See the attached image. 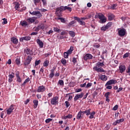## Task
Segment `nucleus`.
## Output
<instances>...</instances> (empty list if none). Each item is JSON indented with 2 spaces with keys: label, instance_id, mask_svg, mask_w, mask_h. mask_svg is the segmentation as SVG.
Wrapping results in <instances>:
<instances>
[{
  "label": "nucleus",
  "instance_id": "f257e3e1",
  "mask_svg": "<svg viewBox=\"0 0 130 130\" xmlns=\"http://www.w3.org/2000/svg\"><path fill=\"white\" fill-rule=\"evenodd\" d=\"M84 113L86 116H89V115H90L89 116V119H93V118H94V115L96 114V112L95 111H92L91 113V109L86 110L84 111Z\"/></svg>",
  "mask_w": 130,
  "mask_h": 130
},
{
  "label": "nucleus",
  "instance_id": "f03ea898",
  "mask_svg": "<svg viewBox=\"0 0 130 130\" xmlns=\"http://www.w3.org/2000/svg\"><path fill=\"white\" fill-rule=\"evenodd\" d=\"M118 34L120 37H123L126 34V30L125 28H122L119 29L118 28Z\"/></svg>",
  "mask_w": 130,
  "mask_h": 130
},
{
  "label": "nucleus",
  "instance_id": "7ed1b4c3",
  "mask_svg": "<svg viewBox=\"0 0 130 130\" xmlns=\"http://www.w3.org/2000/svg\"><path fill=\"white\" fill-rule=\"evenodd\" d=\"M98 16L99 19H100L101 23L102 24H104V23H106L107 19L104 15L102 14V13H99Z\"/></svg>",
  "mask_w": 130,
  "mask_h": 130
},
{
  "label": "nucleus",
  "instance_id": "20e7f679",
  "mask_svg": "<svg viewBox=\"0 0 130 130\" xmlns=\"http://www.w3.org/2000/svg\"><path fill=\"white\" fill-rule=\"evenodd\" d=\"M52 105H57L58 104V96H54L51 100Z\"/></svg>",
  "mask_w": 130,
  "mask_h": 130
},
{
  "label": "nucleus",
  "instance_id": "39448f33",
  "mask_svg": "<svg viewBox=\"0 0 130 130\" xmlns=\"http://www.w3.org/2000/svg\"><path fill=\"white\" fill-rule=\"evenodd\" d=\"M62 11H63V6H60L59 8H57L56 9L55 14L56 16H58L59 17L60 16L61 13L62 12Z\"/></svg>",
  "mask_w": 130,
  "mask_h": 130
},
{
  "label": "nucleus",
  "instance_id": "423d86ee",
  "mask_svg": "<svg viewBox=\"0 0 130 130\" xmlns=\"http://www.w3.org/2000/svg\"><path fill=\"white\" fill-rule=\"evenodd\" d=\"M14 109H15V105H11L7 110V115H10V114H11Z\"/></svg>",
  "mask_w": 130,
  "mask_h": 130
},
{
  "label": "nucleus",
  "instance_id": "0eeeda50",
  "mask_svg": "<svg viewBox=\"0 0 130 130\" xmlns=\"http://www.w3.org/2000/svg\"><path fill=\"white\" fill-rule=\"evenodd\" d=\"M74 19L77 21V22L79 23L80 25H83V26H85V25H86V23L85 22V21H83L82 19H81V18L78 17H74Z\"/></svg>",
  "mask_w": 130,
  "mask_h": 130
},
{
  "label": "nucleus",
  "instance_id": "6e6552de",
  "mask_svg": "<svg viewBox=\"0 0 130 130\" xmlns=\"http://www.w3.org/2000/svg\"><path fill=\"white\" fill-rule=\"evenodd\" d=\"M31 60H32V56H28L27 59L25 60L24 62V66H28L30 64V62H31Z\"/></svg>",
  "mask_w": 130,
  "mask_h": 130
},
{
  "label": "nucleus",
  "instance_id": "1a4fd4ad",
  "mask_svg": "<svg viewBox=\"0 0 130 130\" xmlns=\"http://www.w3.org/2000/svg\"><path fill=\"white\" fill-rule=\"evenodd\" d=\"M31 15L32 16H37L38 18H41V17H42V14L40 12V11H33L31 13Z\"/></svg>",
  "mask_w": 130,
  "mask_h": 130
},
{
  "label": "nucleus",
  "instance_id": "9d476101",
  "mask_svg": "<svg viewBox=\"0 0 130 130\" xmlns=\"http://www.w3.org/2000/svg\"><path fill=\"white\" fill-rule=\"evenodd\" d=\"M84 96V92H81V94H77L74 97V101H77L78 99L83 98Z\"/></svg>",
  "mask_w": 130,
  "mask_h": 130
},
{
  "label": "nucleus",
  "instance_id": "9b49d317",
  "mask_svg": "<svg viewBox=\"0 0 130 130\" xmlns=\"http://www.w3.org/2000/svg\"><path fill=\"white\" fill-rule=\"evenodd\" d=\"M124 121V118H121L118 120H116L113 123V125H116L117 124H119V123H121V122H123Z\"/></svg>",
  "mask_w": 130,
  "mask_h": 130
},
{
  "label": "nucleus",
  "instance_id": "f8f14e48",
  "mask_svg": "<svg viewBox=\"0 0 130 130\" xmlns=\"http://www.w3.org/2000/svg\"><path fill=\"white\" fill-rule=\"evenodd\" d=\"M43 29H44V25L41 24L35 27V31L36 32H38L40 30H43Z\"/></svg>",
  "mask_w": 130,
  "mask_h": 130
},
{
  "label": "nucleus",
  "instance_id": "ddd939ff",
  "mask_svg": "<svg viewBox=\"0 0 130 130\" xmlns=\"http://www.w3.org/2000/svg\"><path fill=\"white\" fill-rule=\"evenodd\" d=\"M24 40H25L26 41H29V40H31V37L25 36V37H23L20 39V42H23Z\"/></svg>",
  "mask_w": 130,
  "mask_h": 130
},
{
  "label": "nucleus",
  "instance_id": "4468645a",
  "mask_svg": "<svg viewBox=\"0 0 130 130\" xmlns=\"http://www.w3.org/2000/svg\"><path fill=\"white\" fill-rule=\"evenodd\" d=\"M92 58L93 56L92 55V54L90 53L86 54L84 57V60H87L88 59H92Z\"/></svg>",
  "mask_w": 130,
  "mask_h": 130
},
{
  "label": "nucleus",
  "instance_id": "2eb2a0df",
  "mask_svg": "<svg viewBox=\"0 0 130 130\" xmlns=\"http://www.w3.org/2000/svg\"><path fill=\"white\" fill-rule=\"evenodd\" d=\"M45 90H46V89L45 88V87H44V86L42 85V86H40L38 89H37V92H38V93H40V92H44V91H45Z\"/></svg>",
  "mask_w": 130,
  "mask_h": 130
},
{
  "label": "nucleus",
  "instance_id": "dca6fc26",
  "mask_svg": "<svg viewBox=\"0 0 130 130\" xmlns=\"http://www.w3.org/2000/svg\"><path fill=\"white\" fill-rule=\"evenodd\" d=\"M117 83V81L116 80H114L113 79L110 80L108 81L106 84V86H108L109 85H112L113 84H116Z\"/></svg>",
  "mask_w": 130,
  "mask_h": 130
},
{
  "label": "nucleus",
  "instance_id": "f3484780",
  "mask_svg": "<svg viewBox=\"0 0 130 130\" xmlns=\"http://www.w3.org/2000/svg\"><path fill=\"white\" fill-rule=\"evenodd\" d=\"M36 20V17H30L29 18L26 19L27 22L28 23H34Z\"/></svg>",
  "mask_w": 130,
  "mask_h": 130
},
{
  "label": "nucleus",
  "instance_id": "a211bd4d",
  "mask_svg": "<svg viewBox=\"0 0 130 130\" xmlns=\"http://www.w3.org/2000/svg\"><path fill=\"white\" fill-rule=\"evenodd\" d=\"M119 69L120 73L121 74H122L123 72L125 71V70L126 68H125V66L121 65L119 67Z\"/></svg>",
  "mask_w": 130,
  "mask_h": 130
},
{
  "label": "nucleus",
  "instance_id": "6ab92c4d",
  "mask_svg": "<svg viewBox=\"0 0 130 130\" xmlns=\"http://www.w3.org/2000/svg\"><path fill=\"white\" fill-rule=\"evenodd\" d=\"M19 75V72L16 73V81H17L18 83H21L22 82V79H21V77Z\"/></svg>",
  "mask_w": 130,
  "mask_h": 130
},
{
  "label": "nucleus",
  "instance_id": "aec40b11",
  "mask_svg": "<svg viewBox=\"0 0 130 130\" xmlns=\"http://www.w3.org/2000/svg\"><path fill=\"white\" fill-rule=\"evenodd\" d=\"M37 43L39 45L40 48H43L44 43L40 39L37 40Z\"/></svg>",
  "mask_w": 130,
  "mask_h": 130
},
{
  "label": "nucleus",
  "instance_id": "412c9836",
  "mask_svg": "<svg viewBox=\"0 0 130 130\" xmlns=\"http://www.w3.org/2000/svg\"><path fill=\"white\" fill-rule=\"evenodd\" d=\"M110 95V92H107L105 94V96L106 97V101H107V102H109V101H110V100L109 99Z\"/></svg>",
  "mask_w": 130,
  "mask_h": 130
},
{
  "label": "nucleus",
  "instance_id": "4be33fe9",
  "mask_svg": "<svg viewBox=\"0 0 130 130\" xmlns=\"http://www.w3.org/2000/svg\"><path fill=\"white\" fill-rule=\"evenodd\" d=\"M100 80L104 82L105 81H107V76H106V75H101V77H100Z\"/></svg>",
  "mask_w": 130,
  "mask_h": 130
},
{
  "label": "nucleus",
  "instance_id": "5701e85b",
  "mask_svg": "<svg viewBox=\"0 0 130 130\" xmlns=\"http://www.w3.org/2000/svg\"><path fill=\"white\" fill-rule=\"evenodd\" d=\"M54 71H55V69H53L51 70V73L49 75V78L50 79H52V78L54 77Z\"/></svg>",
  "mask_w": 130,
  "mask_h": 130
},
{
  "label": "nucleus",
  "instance_id": "b1692460",
  "mask_svg": "<svg viewBox=\"0 0 130 130\" xmlns=\"http://www.w3.org/2000/svg\"><path fill=\"white\" fill-rule=\"evenodd\" d=\"M20 25H21L22 27H26V26H28V22L26 21H21Z\"/></svg>",
  "mask_w": 130,
  "mask_h": 130
},
{
  "label": "nucleus",
  "instance_id": "393cba45",
  "mask_svg": "<svg viewBox=\"0 0 130 130\" xmlns=\"http://www.w3.org/2000/svg\"><path fill=\"white\" fill-rule=\"evenodd\" d=\"M11 41L14 44H17L18 42V39L16 38H11Z\"/></svg>",
  "mask_w": 130,
  "mask_h": 130
},
{
  "label": "nucleus",
  "instance_id": "a878e982",
  "mask_svg": "<svg viewBox=\"0 0 130 130\" xmlns=\"http://www.w3.org/2000/svg\"><path fill=\"white\" fill-rule=\"evenodd\" d=\"M57 85H58V86H64V83L63 82V80H59L58 81Z\"/></svg>",
  "mask_w": 130,
  "mask_h": 130
},
{
  "label": "nucleus",
  "instance_id": "bb28decb",
  "mask_svg": "<svg viewBox=\"0 0 130 130\" xmlns=\"http://www.w3.org/2000/svg\"><path fill=\"white\" fill-rule=\"evenodd\" d=\"M108 19L109 21H112L114 19V15L113 14H111L108 16Z\"/></svg>",
  "mask_w": 130,
  "mask_h": 130
},
{
  "label": "nucleus",
  "instance_id": "cd10ccee",
  "mask_svg": "<svg viewBox=\"0 0 130 130\" xmlns=\"http://www.w3.org/2000/svg\"><path fill=\"white\" fill-rule=\"evenodd\" d=\"M95 71H97L98 72H100V73H105V70H104L103 68H96Z\"/></svg>",
  "mask_w": 130,
  "mask_h": 130
},
{
  "label": "nucleus",
  "instance_id": "c85d7f7f",
  "mask_svg": "<svg viewBox=\"0 0 130 130\" xmlns=\"http://www.w3.org/2000/svg\"><path fill=\"white\" fill-rule=\"evenodd\" d=\"M63 11H66V10H68L69 12H72V8L68 7V6H63Z\"/></svg>",
  "mask_w": 130,
  "mask_h": 130
},
{
  "label": "nucleus",
  "instance_id": "c756f323",
  "mask_svg": "<svg viewBox=\"0 0 130 130\" xmlns=\"http://www.w3.org/2000/svg\"><path fill=\"white\" fill-rule=\"evenodd\" d=\"M49 65V61L47 59L45 60V61L43 63L44 67H48Z\"/></svg>",
  "mask_w": 130,
  "mask_h": 130
},
{
  "label": "nucleus",
  "instance_id": "7c9ffc66",
  "mask_svg": "<svg viewBox=\"0 0 130 130\" xmlns=\"http://www.w3.org/2000/svg\"><path fill=\"white\" fill-rule=\"evenodd\" d=\"M73 50H74V47L71 46L70 48V49H69L67 51V52L69 54H72V53H73Z\"/></svg>",
  "mask_w": 130,
  "mask_h": 130
},
{
  "label": "nucleus",
  "instance_id": "2f4dec72",
  "mask_svg": "<svg viewBox=\"0 0 130 130\" xmlns=\"http://www.w3.org/2000/svg\"><path fill=\"white\" fill-rule=\"evenodd\" d=\"M96 66L98 67V68H100V67H103L104 66V61H103L102 62H98L96 63Z\"/></svg>",
  "mask_w": 130,
  "mask_h": 130
},
{
  "label": "nucleus",
  "instance_id": "473e14b6",
  "mask_svg": "<svg viewBox=\"0 0 130 130\" xmlns=\"http://www.w3.org/2000/svg\"><path fill=\"white\" fill-rule=\"evenodd\" d=\"M77 119L80 120V119H82V118H83V116L81 115V113L80 112V111L78 112V114H77Z\"/></svg>",
  "mask_w": 130,
  "mask_h": 130
},
{
  "label": "nucleus",
  "instance_id": "72a5a7b5",
  "mask_svg": "<svg viewBox=\"0 0 130 130\" xmlns=\"http://www.w3.org/2000/svg\"><path fill=\"white\" fill-rule=\"evenodd\" d=\"M73 117V115L72 114H69L68 115H67L64 117H63V119H71Z\"/></svg>",
  "mask_w": 130,
  "mask_h": 130
},
{
  "label": "nucleus",
  "instance_id": "f704fd0d",
  "mask_svg": "<svg viewBox=\"0 0 130 130\" xmlns=\"http://www.w3.org/2000/svg\"><path fill=\"white\" fill-rule=\"evenodd\" d=\"M57 20H60L61 23H66V19L63 17H57Z\"/></svg>",
  "mask_w": 130,
  "mask_h": 130
},
{
  "label": "nucleus",
  "instance_id": "c9c22d12",
  "mask_svg": "<svg viewBox=\"0 0 130 130\" xmlns=\"http://www.w3.org/2000/svg\"><path fill=\"white\" fill-rule=\"evenodd\" d=\"M61 62L63 64V66H67V60L64 58H62L61 59Z\"/></svg>",
  "mask_w": 130,
  "mask_h": 130
},
{
  "label": "nucleus",
  "instance_id": "e433bc0d",
  "mask_svg": "<svg viewBox=\"0 0 130 130\" xmlns=\"http://www.w3.org/2000/svg\"><path fill=\"white\" fill-rule=\"evenodd\" d=\"M24 50L26 54H32V53H31V50H30V49H26Z\"/></svg>",
  "mask_w": 130,
  "mask_h": 130
},
{
  "label": "nucleus",
  "instance_id": "4c0bfd02",
  "mask_svg": "<svg viewBox=\"0 0 130 130\" xmlns=\"http://www.w3.org/2000/svg\"><path fill=\"white\" fill-rule=\"evenodd\" d=\"M9 79H14L15 78V73H12L11 74L9 75Z\"/></svg>",
  "mask_w": 130,
  "mask_h": 130
},
{
  "label": "nucleus",
  "instance_id": "58836bf2",
  "mask_svg": "<svg viewBox=\"0 0 130 130\" xmlns=\"http://www.w3.org/2000/svg\"><path fill=\"white\" fill-rule=\"evenodd\" d=\"M15 62L16 63V64H20V63H21V60H20V58H17L15 59Z\"/></svg>",
  "mask_w": 130,
  "mask_h": 130
},
{
  "label": "nucleus",
  "instance_id": "ea45409f",
  "mask_svg": "<svg viewBox=\"0 0 130 130\" xmlns=\"http://www.w3.org/2000/svg\"><path fill=\"white\" fill-rule=\"evenodd\" d=\"M33 103L34 104L35 108H36L37 106H38V100H34Z\"/></svg>",
  "mask_w": 130,
  "mask_h": 130
},
{
  "label": "nucleus",
  "instance_id": "a19ab883",
  "mask_svg": "<svg viewBox=\"0 0 130 130\" xmlns=\"http://www.w3.org/2000/svg\"><path fill=\"white\" fill-rule=\"evenodd\" d=\"M53 30L55 32H56L57 33H59V32H60V29H59L57 27H54Z\"/></svg>",
  "mask_w": 130,
  "mask_h": 130
},
{
  "label": "nucleus",
  "instance_id": "79ce46f5",
  "mask_svg": "<svg viewBox=\"0 0 130 130\" xmlns=\"http://www.w3.org/2000/svg\"><path fill=\"white\" fill-rule=\"evenodd\" d=\"M15 9L16 10H18V9H20V4L18 3H16L15 4Z\"/></svg>",
  "mask_w": 130,
  "mask_h": 130
},
{
  "label": "nucleus",
  "instance_id": "37998d69",
  "mask_svg": "<svg viewBox=\"0 0 130 130\" xmlns=\"http://www.w3.org/2000/svg\"><path fill=\"white\" fill-rule=\"evenodd\" d=\"M63 54H64V58H69V54H70L69 53H68L67 52H64Z\"/></svg>",
  "mask_w": 130,
  "mask_h": 130
},
{
  "label": "nucleus",
  "instance_id": "c03bdc74",
  "mask_svg": "<svg viewBox=\"0 0 130 130\" xmlns=\"http://www.w3.org/2000/svg\"><path fill=\"white\" fill-rule=\"evenodd\" d=\"M106 26L108 27V29H109V28H110V27H111V26H112V22H110L109 23H108Z\"/></svg>",
  "mask_w": 130,
  "mask_h": 130
},
{
  "label": "nucleus",
  "instance_id": "a18cd8bd",
  "mask_svg": "<svg viewBox=\"0 0 130 130\" xmlns=\"http://www.w3.org/2000/svg\"><path fill=\"white\" fill-rule=\"evenodd\" d=\"M107 29H108V27H107V26H106V25H105V26H102V27H101V30L102 31H106V30Z\"/></svg>",
  "mask_w": 130,
  "mask_h": 130
},
{
  "label": "nucleus",
  "instance_id": "49530a36",
  "mask_svg": "<svg viewBox=\"0 0 130 130\" xmlns=\"http://www.w3.org/2000/svg\"><path fill=\"white\" fill-rule=\"evenodd\" d=\"M129 56V53H126L123 55V58H126Z\"/></svg>",
  "mask_w": 130,
  "mask_h": 130
},
{
  "label": "nucleus",
  "instance_id": "de8ad7c7",
  "mask_svg": "<svg viewBox=\"0 0 130 130\" xmlns=\"http://www.w3.org/2000/svg\"><path fill=\"white\" fill-rule=\"evenodd\" d=\"M41 62V60H36L35 61V67L38 66L40 63Z\"/></svg>",
  "mask_w": 130,
  "mask_h": 130
},
{
  "label": "nucleus",
  "instance_id": "09e8293b",
  "mask_svg": "<svg viewBox=\"0 0 130 130\" xmlns=\"http://www.w3.org/2000/svg\"><path fill=\"white\" fill-rule=\"evenodd\" d=\"M50 121H52V119L48 118L45 120L46 123H49Z\"/></svg>",
  "mask_w": 130,
  "mask_h": 130
},
{
  "label": "nucleus",
  "instance_id": "8fccbe9b",
  "mask_svg": "<svg viewBox=\"0 0 130 130\" xmlns=\"http://www.w3.org/2000/svg\"><path fill=\"white\" fill-rule=\"evenodd\" d=\"M65 104H66V106L67 108H68V107H69V106L71 105V104H70V102H69V101H66Z\"/></svg>",
  "mask_w": 130,
  "mask_h": 130
},
{
  "label": "nucleus",
  "instance_id": "3c124183",
  "mask_svg": "<svg viewBox=\"0 0 130 130\" xmlns=\"http://www.w3.org/2000/svg\"><path fill=\"white\" fill-rule=\"evenodd\" d=\"M69 34L72 36V37H75V32L70 31Z\"/></svg>",
  "mask_w": 130,
  "mask_h": 130
},
{
  "label": "nucleus",
  "instance_id": "603ef678",
  "mask_svg": "<svg viewBox=\"0 0 130 130\" xmlns=\"http://www.w3.org/2000/svg\"><path fill=\"white\" fill-rule=\"evenodd\" d=\"M34 4L36 6H37V4H39V3H40V0H34Z\"/></svg>",
  "mask_w": 130,
  "mask_h": 130
},
{
  "label": "nucleus",
  "instance_id": "864d4df0",
  "mask_svg": "<svg viewBox=\"0 0 130 130\" xmlns=\"http://www.w3.org/2000/svg\"><path fill=\"white\" fill-rule=\"evenodd\" d=\"M117 7V4H113L111 8H112V10H115V8H116Z\"/></svg>",
  "mask_w": 130,
  "mask_h": 130
},
{
  "label": "nucleus",
  "instance_id": "5fc2aeb1",
  "mask_svg": "<svg viewBox=\"0 0 130 130\" xmlns=\"http://www.w3.org/2000/svg\"><path fill=\"white\" fill-rule=\"evenodd\" d=\"M72 62H73L74 64H76L77 62V58L74 57L72 60Z\"/></svg>",
  "mask_w": 130,
  "mask_h": 130
},
{
  "label": "nucleus",
  "instance_id": "6e6d98bb",
  "mask_svg": "<svg viewBox=\"0 0 130 130\" xmlns=\"http://www.w3.org/2000/svg\"><path fill=\"white\" fill-rule=\"evenodd\" d=\"M118 109V105H116L113 108V110H114L115 111L117 110Z\"/></svg>",
  "mask_w": 130,
  "mask_h": 130
},
{
  "label": "nucleus",
  "instance_id": "4d7b16f0",
  "mask_svg": "<svg viewBox=\"0 0 130 130\" xmlns=\"http://www.w3.org/2000/svg\"><path fill=\"white\" fill-rule=\"evenodd\" d=\"M3 24H8V20H7V19L3 18Z\"/></svg>",
  "mask_w": 130,
  "mask_h": 130
},
{
  "label": "nucleus",
  "instance_id": "13d9d810",
  "mask_svg": "<svg viewBox=\"0 0 130 130\" xmlns=\"http://www.w3.org/2000/svg\"><path fill=\"white\" fill-rule=\"evenodd\" d=\"M92 86V83H88L86 86V88H89V87H91Z\"/></svg>",
  "mask_w": 130,
  "mask_h": 130
},
{
  "label": "nucleus",
  "instance_id": "bf43d9fd",
  "mask_svg": "<svg viewBox=\"0 0 130 130\" xmlns=\"http://www.w3.org/2000/svg\"><path fill=\"white\" fill-rule=\"evenodd\" d=\"M43 2V6H46L47 5V3L46 2V0H41Z\"/></svg>",
  "mask_w": 130,
  "mask_h": 130
},
{
  "label": "nucleus",
  "instance_id": "052dcab7",
  "mask_svg": "<svg viewBox=\"0 0 130 130\" xmlns=\"http://www.w3.org/2000/svg\"><path fill=\"white\" fill-rule=\"evenodd\" d=\"M79 112L81 113V116H82V117H83L84 114H85V111H82V110H80Z\"/></svg>",
  "mask_w": 130,
  "mask_h": 130
},
{
  "label": "nucleus",
  "instance_id": "680f3d73",
  "mask_svg": "<svg viewBox=\"0 0 130 130\" xmlns=\"http://www.w3.org/2000/svg\"><path fill=\"white\" fill-rule=\"evenodd\" d=\"M106 89H108V90H111V89H112V86H111V85H108L106 87Z\"/></svg>",
  "mask_w": 130,
  "mask_h": 130
},
{
  "label": "nucleus",
  "instance_id": "e2e57ef3",
  "mask_svg": "<svg viewBox=\"0 0 130 130\" xmlns=\"http://www.w3.org/2000/svg\"><path fill=\"white\" fill-rule=\"evenodd\" d=\"M82 88H79V89H76L75 92L76 93H79V92H82Z\"/></svg>",
  "mask_w": 130,
  "mask_h": 130
},
{
  "label": "nucleus",
  "instance_id": "0e129e2a",
  "mask_svg": "<svg viewBox=\"0 0 130 130\" xmlns=\"http://www.w3.org/2000/svg\"><path fill=\"white\" fill-rule=\"evenodd\" d=\"M122 87H119L118 90L116 91V93H119V92H120V91H122Z\"/></svg>",
  "mask_w": 130,
  "mask_h": 130
},
{
  "label": "nucleus",
  "instance_id": "69168bd1",
  "mask_svg": "<svg viewBox=\"0 0 130 130\" xmlns=\"http://www.w3.org/2000/svg\"><path fill=\"white\" fill-rule=\"evenodd\" d=\"M87 6L88 8H91L92 7V4H91V3H87Z\"/></svg>",
  "mask_w": 130,
  "mask_h": 130
},
{
  "label": "nucleus",
  "instance_id": "338daca9",
  "mask_svg": "<svg viewBox=\"0 0 130 130\" xmlns=\"http://www.w3.org/2000/svg\"><path fill=\"white\" fill-rule=\"evenodd\" d=\"M80 87L81 88H84V87H86V83H85L84 84H81Z\"/></svg>",
  "mask_w": 130,
  "mask_h": 130
},
{
  "label": "nucleus",
  "instance_id": "774afa93",
  "mask_svg": "<svg viewBox=\"0 0 130 130\" xmlns=\"http://www.w3.org/2000/svg\"><path fill=\"white\" fill-rule=\"evenodd\" d=\"M38 34V32H32L31 33L30 35H37Z\"/></svg>",
  "mask_w": 130,
  "mask_h": 130
}]
</instances>
